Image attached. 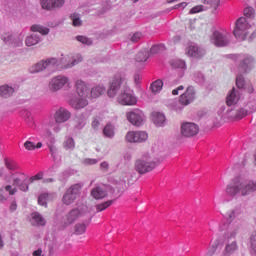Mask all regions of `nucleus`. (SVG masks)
<instances>
[{
  "instance_id": "6ab92c4d",
  "label": "nucleus",
  "mask_w": 256,
  "mask_h": 256,
  "mask_svg": "<svg viewBox=\"0 0 256 256\" xmlns=\"http://www.w3.org/2000/svg\"><path fill=\"white\" fill-rule=\"evenodd\" d=\"M186 54L188 57H194L195 59H201L205 55V49L197 44H191L186 48Z\"/></svg>"
},
{
  "instance_id": "2eb2a0df",
  "label": "nucleus",
  "mask_w": 256,
  "mask_h": 256,
  "mask_svg": "<svg viewBox=\"0 0 256 256\" xmlns=\"http://www.w3.org/2000/svg\"><path fill=\"white\" fill-rule=\"evenodd\" d=\"M230 37L231 35H229V33L214 31L210 41L213 45H216V47H225L226 45H229Z\"/></svg>"
},
{
  "instance_id": "bb28decb",
  "label": "nucleus",
  "mask_w": 256,
  "mask_h": 256,
  "mask_svg": "<svg viewBox=\"0 0 256 256\" xmlns=\"http://www.w3.org/2000/svg\"><path fill=\"white\" fill-rule=\"evenodd\" d=\"M16 88L5 84L0 86V97H4L5 99H8V97H11L13 95V93H15Z\"/></svg>"
},
{
  "instance_id": "338daca9",
  "label": "nucleus",
  "mask_w": 256,
  "mask_h": 256,
  "mask_svg": "<svg viewBox=\"0 0 256 256\" xmlns=\"http://www.w3.org/2000/svg\"><path fill=\"white\" fill-rule=\"evenodd\" d=\"M5 201H7V194L4 189H0V203H5Z\"/></svg>"
},
{
  "instance_id": "6e6552de",
  "label": "nucleus",
  "mask_w": 256,
  "mask_h": 256,
  "mask_svg": "<svg viewBox=\"0 0 256 256\" xmlns=\"http://www.w3.org/2000/svg\"><path fill=\"white\" fill-rule=\"evenodd\" d=\"M234 59L239 63L240 73H249L255 66V60L249 54H238L234 56Z\"/></svg>"
},
{
  "instance_id": "a19ab883",
  "label": "nucleus",
  "mask_w": 256,
  "mask_h": 256,
  "mask_svg": "<svg viewBox=\"0 0 256 256\" xmlns=\"http://www.w3.org/2000/svg\"><path fill=\"white\" fill-rule=\"evenodd\" d=\"M161 89H163V81L156 80L151 84V91L154 93L161 92Z\"/></svg>"
},
{
  "instance_id": "473e14b6",
  "label": "nucleus",
  "mask_w": 256,
  "mask_h": 256,
  "mask_svg": "<svg viewBox=\"0 0 256 256\" xmlns=\"http://www.w3.org/2000/svg\"><path fill=\"white\" fill-rule=\"evenodd\" d=\"M149 57H151V55L149 54V50L144 49L138 52V54L136 55V61L138 63H145V61H147Z\"/></svg>"
},
{
  "instance_id": "5fc2aeb1",
  "label": "nucleus",
  "mask_w": 256,
  "mask_h": 256,
  "mask_svg": "<svg viewBox=\"0 0 256 256\" xmlns=\"http://www.w3.org/2000/svg\"><path fill=\"white\" fill-rule=\"evenodd\" d=\"M49 198V194H41L38 197V203L42 205V207H47V199Z\"/></svg>"
},
{
  "instance_id": "680f3d73",
  "label": "nucleus",
  "mask_w": 256,
  "mask_h": 256,
  "mask_svg": "<svg viewBox=\"0 0 256 256\" xmlns=\"http://www.w3.org/2000/svg\"><path fill=\"white\" fill-rule=\"evenodd\" d=\"M237 119H243V117H247V110L241 108L236 110Z\"/></svg>"
},
{
  "instance_id": "4be33fe9",
  "label": "nucleus",
  "mask_w": 256,
  "mask_h": 256,
  "mask_svg": "<svg viewBox=\"0 0 256 256\" xmlns=\"http://www.w3.org/2000/svg\"><path fill=\"white\" fill-rule=\"evenodd\" d=\"M239 251V244L237 241L228 242L225 245L222 256H232Z\"/></svg>"
},
{
  "instance_id": "39448f33",
  "label": "nucleus",
  "mask_w": 256,
  "mask_h": 256,
  "mask_svg": "<svg viewBox=\"0 0 256 256\" xmlns=\"http://www.w3.org/2000/svg\"><path fill=\"white\" fill-rule=\"evenodd\" d=\"M250 31L251 24L249 23V20H247L245 17H240L235 23L233 34L238 41H245Z\"/></svg>"
},
{
  "instance_id": "4d7b16f0",
  "label": "nucleus",
  "mask_w": 256,
  "mask_h": 256,
  "mask_svg": "<svg viewBox=\"0 0 256 256\" xmlns=\"http://www.w3.org/2000/svg\"><path fill=\"white\" fill-rule=\"evenodd\" d=\"M201 11H205V7H203V5H198L193 7L189 13L190 15H195V13H201Z\"/></svg>"
},
{
  "instance_id": "c85d7f7f",
  "label": "nucleus",
  "mask_w": 256,
  "mask_h": 256,
  "mask_svg": "<svg viewBox=\"0 0 256 256\" xmlns=\"http://www.w3.org/2000/svg\"><path fill=\"white\" fill-rule=\"evenodd\" d=\"M41 41V36L37 34H31L28 36L25 40L27 47H33L35 45H38V43Z\"/></svg>"
},
{
  "instance_id": "f257e3e1",
  "label": "nucleus",
  "mask_w": 256,
  "mask_h": 256,
  "mask_svg": "<svg viewBox=\"0 0 256 256\" xmlns=\"http://www.w3.org/2000/svg\"><path fill=\"white\" fill-rule=\"evenodd\" d=\"M75 87L77 98H72L69 103L77 110L85 109L89 105V99H99L107 91L105 84H97L90 89L89 84L83 80H77Z\"/></svg>"
},
{
  "instance_id": "49530a36",
  "label": "nucleus",
  "mask_w": 256,
  "mask_h": 256,
  "mask_svg": "<svg viewBox=\"0 0 256 256\" xmlns=\"http://www.w3.org/2000/svg\"><path fill=\"white\" fill-rule=\"evenodd\" d=\"M246 85L247 83L245 82V78L242 75H238L236 77V86L238 87L237 89L241 91V89H245Z\"/></svg>"
},
{
  "instance_id": "a211bd4d",
  "label": "nucleus",
  "mask_w": 256,
  "mask_h": 256,
  "mask_svg": "<svg viewBox=\"0 0 256 256\" xmlns=\"http://www.w3.org/2000/svg\"><path fill=\"white\" fill-rule=\"evenodd\" d=\"M54 119H55L56 123H58L60 125H61V123H67V121H69V119H71V112L64 107H60L59 109H57L55 111Z\"/></svg>"
},
{
  "instance_id": "e433bc0d",
  "label": "nucleus",
  "mask_w": 256,
  "mask_h": 256,
  "mask_svg": "<svg viewBox=\"0 0 256 256\" xmlns=\"http://www.w3.org/2000/svg\"><path fill=\"white\" fill-rule=\"evenodd\" d=\"M103 133L109 139H113V137H115V127L111 124H107L103 129Z\"/></svg>"
},
{
  "instance_id": "5701e85b",
  "label": "nucleus",
  "mask_w": 256,
  "mask_h": 256,
  "mask_svg": "<svg viewBox=\"0 0 256 256\" xmlns=\"http://www.w3.org/2000/svg\"><path fill=\"white\" fill-rule=\"evenodd\" d=\"M107 186H98L92 189L91 196L94 199H105L107 197Z\"/></svg>"
},
{
  "instance_id": "79ce46f5",
  "label": "nucleus",
  "mask_w": 256,
  "mask_h": 256,
  "mask_svg": "<svg viewBox=\"0 0 256 256\" xmlns=\"http://www.w3.org/2000/svg\"><path fill=\"white\" fill-rule=\"evenodd\" d=\"M111 205H113V200H108L106 202L100 203L96 205V211L98 213H101V211H105V209L111 207Z\"/></svg>"
},
{
  "instance_id": "ddd939ff",
  "label": "nucleus",
  "mask_w": 256,
  "mask_h": 256,
  "mask_svg": "<svg viewBox=\"0 0 256 256\" xmlns=\"http://www.w3.org/2000/svg\"><path fill=\"white\" fill-rule=\"evenodd\" d=\"M182 137H195L199 134V125L194 122H182L180 125Z\"/></svg>"
},
{
  "instance_id": "8fccbe9b",
  "label": "nucleus",
  "mask_w": 256,
  "mask_h": 256,
  "mask_svg": "<svg viewBox=\"0 0 256 256\" xmlns=\"http://www.w3.org/2000/svg\"><path fill=\"white\" fill-rule=\"evenodd\" d=\"M141 39H143V34L141 32H136L130 35V41L132 43H138Z\"/></svg>"
},
{
  "instance_id": "c9c22d12",
  "label": "nucleus",
  "mask_w": 256,
  "mask_h": 256,
  "mask_svg": "<svg viewBox=\"0 0 256 256\" xmlns=\"http://www.w3.org/2000/svg\"><path fill=\"white\" fill-rule=\"evenodd\" d=\"M63 147L66 151H73L75 149V140L72 137H66Z\"/></svg>"
},
{
  "instance_id": "412c9836",
  "label": "nucleus",
  "mask_w": 256,
  "mask_h": 256,
  "mask_svg": "<svg viewBox=\"0 0 256 256\" xmlns=\"http://www.w3.org/2000/svg\"><path fill=\"white\" fill-rule=\"evenodd\" d=\"M42 9L51 11L52 9H59L62 5H65V0H40Z\"/></svg>"
},
{
  "instance_id": "f8f14e48",
  "label": "nucleus",
  "mask_w": 256,
  "mask_h": 256,
  "mask_svg": "<svg viewBox=\"0 0 256 256\" xmlns=\"http://www.w3.org/2000/svg\"><path fill=\"white\" fill-rule=\"evenodd\" d=\"M126 119L134 127H141L145 123V114L140 109H133L126 113Z\"/></svg>"
},
{
  "instance_id": "9d476101",
  "label": "nucleus",
  "mask_w": 256,
  "mask_h": 256,
  "mask_svg": "<svg viewBox=\"0 0 256 256\" xmlns=\"http://www.w3.org/2000/svg\"><path fill=\"white\" fill-rule=\"evenodd\" d=\"M149 139V133L143 130L128 131L125 135L126 143L141 144L145 143Z\"/></svg>"
},
{
  "instance_id": "c03bdc74",
  "label": "nucleus",
  "mask_w": 256,
  "mask_h": 256,
  "mask_svg": "<svg viewBox=\"0 0 256 256\" xmlns=\"http://www.w3.org/2000/svg\"><path fill=\"white\" fill-rule=\"evenodd\" d=\"M74 231L76 235H83V233L87 231V225L83 223H78L75 225Z\"/></svg>"
},
{
  "instance_id": "423d86ee",
  "label": "nucleus",
  "mask_w": 256,
  "mask_h": 256,
  "mask_svg": "<svg viewBox=\"0 0 256 256\" xmlns=\"http://www.w3.org/2000/svg\"><path fill=\"white\" fill-rule=\"evenodd\" d=\"M117 101L120 105L133 107L137 104L138 99L135 96V91L131 90L128 86H124L117 97Z\"/></svg>"
},
{
  "instance_id": "09e8293b",
  "label": "nucleus",
  "mask_w": 256,
  "mask_h": 256,
  "mask_svg": "<svg viewBox=\"0 0 256 256\" xmlns=\"http://www.w3.org/2000/svg\"><path fill=\"white\" fill-rule=\"evenodd\" d=\"M97 163H99V160L95 158H85L82 160V165H84L85 167H89L91 165H97Z\"/></svg>"
},
{
  "instance_id": "69168bd1",
  "label": "nucleus",
  "mask_w": 256,
  "mask_h": 256,
  "mask_svg": "<svg viewBox=\"0 0 256 256\" xmlns=\"http://www.w3.org/2000/svg\"><path fill=\"white\" fill-rule=\"evenodd\" d=\"M244 90L247 91V93H254L255 88H253V84L246 83Z\"/></svg>"
},
{
  "instance_id": "774afa93",
  "label": "nucleus",
  "mask_w": 256,
  "mask_h": 256,
  "mask_svg": "<svg viewBox=\"0 0 256 256\" xmlns=\"http://www.w3.org/2000/svg\"><path fill=\"white\" fill-rule=\"evenodd\" d=\"M101 171H109V162L104 161L100 163Z\"/></svg>"
},
{
  "instance_id": "a878e982",
  "label": "nucleus",
  "mask_w": 256,
  "mask_h": 256,
  "mask_svg": "<svg viewBox=\"0 0 256 256\" xmlns=\"http://www.w3.org/2000/svg\"><path fill=\"white\" fill-rule=\"evenodd\" d=\"M152 121L157 127H163L165 125V121L167 119L165 118V114L161 112H153L152 115Z\"/></svg>"
},
{
  "instance_id": "603ef678",
  "label": "nucleus",
  "mask_w": 256,
  "mask_h": 256,
  "mask_svg": "<svg viewBox=\"0 0 256 256\" xmlns=\"http://www.w3.org/2000/svg\"><path fill=\"white\" fill-rule=\"evenodd\" d=\"M72 23L74 27H81V18L79 17V14H72L71 16Z\"/></svg>"
},
{
  "instance_id": "bf43d9fd",
  "label": "nucleus",
  "mask_w": 256,
  "mask_h": 256,
  "mask_svg": "<svg viewBox=\"0 0 256 256\" xmlns=\"http://www.w3.org/2000/svg\"><path fill=\"white\" fill-rule=\"evenodd\" d=\"M43 179V172H39L38 174L29 178L30 183H35V181H41Z\"/></svg>"
},
{
  "instance_id": "13d9d810",
  "label": "nucleus",
  "mask_w": 256,
  "mask_h": 256,
  "mask_svg": "<svg viewBox=\"0 0 256 256\" xmlns=\"http://www.w3.org/2000/svg\"><path fill=\"white\" fill-rule=\"evenodd\" d=\"M24 148L26 149V151H35V143L27 140L24 143Z\"/></svg>"
},
{
  "instance_id": "20e7f679",
  "label": "nucleus",
  "mask_w": 256,
  "mask_h": 256,
  "mask_svg": "<svg viewBox=\"0 0 256 256\" xmlns=\"http://www.w3.org/2000/svg\"><path fill=\"white\" fill-rule=\"evenodd\" d=\"M71 87H73L71 79L66 75L54 76L48 82V90L50 93H58L61 89H65L67 91L71 89Z\"/></svg>"
},
{
  "instance_id": "cd10ccee",
  "label": "nucleus",
  "mask_w": 256,
  "mask_h": 256,
  "mask_svg": "<svg viewBox=\"0 0 256 256\" xmlns=\"http://www.w3.org/2000/svg\"><path fill=\"white\" fill-rule=\"evenodd\" d=\"M42 61L45 69H57V67L60 65V61L57 58H47L46 60Z\"/></svg>"
},
{
  "instance_id": "3c124183",
  "label": "nucleus",
  "mask_w": 256,
  "mask_h": 256,
  "mask_svg": "<svg viewBox=\"0 0 256 256\" xmlns=\"http://www.w3.org/2000/svg\"><path fill=\"white\" fill-rule=\"evenodd\" d=\"M244 15L248 17V19H253V17H255V9L253 7H246L244 9Z\"/></svg>"
},
{
  "instance_id": "f3484780",
  "label": "nucleus",
  "mask_w": 256,
  "mask_h": 256,
  "mask_svg": "<svg viewBox=\"0 0 256 256\" xmlns=\"http://www.w3.org/2000/svg\"><path fill=\"white\" fill-rule=\"evenodd\" d=\"M179 100L185 107H187V105H191V103L195 101V88L192 86L188 87L186 91L180 95Z\"/></svg>"
},
{
  "instance_id": "c756f323",
  "label": "nucleus",
  "mask_w": 256,
  "mask_h": 256,
  "mask_svg": "<svg viewBox=\"0 0 256 256\" xmlns=\"http://www.w3.org/2000/svg\"><path fill=\"white\" fill-rule=\"evenodd\" d=\"M30 31H32V33H40V35H49V28L41 24L32 25Z\"/></svg>"
},
{
  "instance_id": "72a5a7b5",
  "label": "nucleus",
  "mask_w": 256,
  "mask_h": 256,
  "mask_svg": "<svg viewBox=\"0 0 256 256\" xmlns=\"http://www.w3.org/2000/svg\"><path fill=\"white\" fill-rule=\"evenodd\" d=\"M220 242L219 240H214L210 243L208 251L205 256H213L215 255L217 249H219Z\"/></svg>"
},
{
  "instance_id": "2f4dec72",
  "label": "nucleus",
  "mask_w": 256,
  "mask_h": 256,
  "mask_svg": "<svg viewBox=\"0 0 256 256\" xmlns=\"http://www.w3.org/2000/svg\"><path fill=\"white\" fill-rule=\"evenodd\" d=\"M168 106L170 107L171 111H175V113H181V111H183V109H185V105L181 103V100L179 99V101H173L170 104H168Z\"/></svg>"
},
{
  "instance_id": "aec40b11",
  "label": "nucleus",
  "mask_w": 256,
  "mask_h": 256,
  "mask_svg": "<svg viewBox=\"0 0 256 256\" xmlns=\"http://www.w3.org/2000/svg\"><path fill=\"white\" fill-rule=\"evenodd\" d=\"M242 92L237 88H232L226 97V103L229 107L231 105H237L239 99H241Z\"/></svg>"
},
{
  "instance_id": "1a4fd4ad",
  "label": "nucleus",
  "mask_w": 256,
  "mask_h": 256,
  "mask_svg": "<svg viewBox=\"0 0 256 256\" xmlns=\"http://www.w3.org/2000/svg\"><path fill=\"white\" fill-rule=\"evenodd\" d=\"M85 213H87V207L85 206L70 210L62 219L63 226L69 227V225H73V223H75V221L78 219H81Z\"/></svg>"
},
{
  "instance_id": "b1692460",
  "label": "nucleus",
  "mask_w": 256,
  "mask_h": 256,
  "mask_svg": "<svg viewBox=\"0 0 256 256\" xmlns=\"http://www.w3.org/2000/svg\"><path fill=\"white\" fill-rule=\"evenodd\" d=\"M239 233V226L227 225L226 230L223 233L226 239H235Z\"/></svg>"
},
{
  "instance_id": "7ed1b4c3",
  "label": "nucleus",
  "mask_w": 256,
  "mask_h": 256,
  "mask_svg": "<svg viewBox=\"0 0 256 256\" xmlns=\"http://www.w3.org/2000/svg\"><path fill=\"white\" fill-rule=\"evenodd\" d=\"M157 153H161V148H159V145L154 144L150 150L144 153L141 158L136 160L135 171L140 173V175L151 173V171L161 163V159Z\"/></svg>"
},
{
  "instance_id": "de8ad7c7",
  "label": "nucleus",
  "mask_w": 256,
  "mask_h": 256,
  "mask_svg": "<svg viewBox=\"0 0 256 256\" xmlns=\"http://www.w3.org/2000/svg\"><path fill=\"white\" fill-rule=\"evenodd\" d=\"M239 213V209H232L226 213L225 217L227 221H233Z\"/></svg>"
},
{
  "instance_id": "a18cd8bd",
  "label": "nucleus",
  "mask_w": 256,
  "mask_h": 256,
  "mask_svg": "<svg viewBox=\"0 0 256 256\" xmlns=\"http://www.w3.org/2000/svg\"><path fill=\"white\" fill-rule=\"evenodd\" d=\"M164 50L165 46L163 44L154 45L151 47L149 55H157V53H161Z\"/></svg>"
},
{
  "instance_id": "4468645a",
  "label": "nucleus",
  "mask_w": 256,
  "mask_h": 256,
  "mask_svg": "<svg viewBox=\"0 0 256 256\" xmlns=\"http://www.w3.org/2000/svg\"><path fill=\"white\" fill-rule=\"evenodd\" d=\"M51 129L54 131V133H59L61 131V124L55 120V118H49L44 122V125L42 126V133L45 135V137H51L52 132Z\"/></svg>"
},
{
  "instance_id": "0eeeda50",
  "label": "nucleus",
  "mask_w": 256,
  "mask_h": 256,
  "mask_svg": "<svg viewBox=\"0 0 256 256\" xmlns=\"http://www.w3.org/2000/svg\"><path fill=\"white\" fill-rule=\"evenodd\" d=\"M81 189H83V183H76L70 186L62 197L64 205H73L75 200L79 199L81 195Z\"/></svg>"
},
{
  "instance_id": "9b49d317",
  "label": "nucleus",
  "mask_w": 256,
  "mask_h": 256,
  "mask_svg": "<svg viewBox=\"0 0 256 256\" xmlns=\"http://www.w3.org/2000/svg\"><path fill=\"white\" fill-rule=\"evenodd\" d=\"M125 77L121 75H116L112 78V80L109 83V87L107 90V96L110 99H113L114 97H117V94L119 93V89H121V85L125 83Z\"/></svg>"
},
{
  "instance_id": "e2e57ef3",
  "label": "nucleus",
  "mask_w": 256,
  "mask_h": 256,
  "mask_svg": "<svg viewBox=\"0 0 256 256\" xmlns=\"http://www.w3.org/2000/svg\"><path fill=\"white\" fill-rule=\"evenodd\" d=\"M5 191H7L9 193V195H15V193H17V187L12 186V185H7L5 187Z\"/></svg>"
},
{
  "instance_id": "f704fd0d",
  "label": "nucleus",
  "mask_w": 256,
  "mask_h": 256,
  "mask_svg": "<svg viewBox=\"0 0 256 256\" xmlns=\"http://www.w3.org/2000/svg\"><path fill=\"white\" fill-rule=\"evenodd\" d=\"M1 39L4 43L8 45H15V36L10 32H5L1 35Z\"/></svg>"
},
{
  "instance_id": "6e6d98bb",
  "label": "nucleus",
  "mask_w": 256,
  "mask_h": 256,
  "mask_svg": "<svg viewBox=\"0 0 256 256\" xmlns=\"http://www.w3.org/2000/svg\"><path fill=\"white\" fill-rule=\"evenodd\" d=\"M226 117L228 119H237V110L231 108L226 111Z\"/></svg>"
},
{
  "instance_id": "58836bf2",
  "label": "nucleus",
  "mask_w": 256,
  "mask_h": 256,
  "mask_svg": "<svg viewBox=\"0 0 256 256\" xmlns=\"http://www.w3.org/2000/svg\"><path fill=\"white\" fill-rule=\"evenodd\" d=\"M86 125H87V117H85L84 115L78 116L77 119H76L75 128L76 129H83Z\"/></svg>"
},
{
  "instance_id": "052dcab7",
  "label": "nucleus",
  "mask_w": 256,
  "mask_h": 256,
  "mask_svg": "<svg viewBox=\"0 0 256 256\" xmlns=\"http://www.w3.org/2000/svg\"><path fill=\"white\" fill-rule=\"evenodd\" d=\"M251 248L256 253V232H253L250 237Z\"/></svg>"
},
{
  "instance_id": "864d4df0",
  "label": "nucleus",
  "mask_w": 256,
  "mask_h": 256,
  "mask_svg": "<svg viewBox=\"0 0 256 256\" xmlns=\"http://www.w3.org/2000/svg\"><path fill=\"white\" fill-rule=\"evenodd\" d=\"M76 39H77V41H79V43H82L83 45H92L93 44V40H91L85 36H77Z\"/></svg>"
},
{
  "instance_id": "0e129e2a",
  "label": "nucleus",
  "mask_w": 256,
  "mask_h": 256,
  "mask_svg": "<svg viewBox=\"0 0 256 256\" xmlns=\"http://www.w3.org/2000/svg\"><path fill=\"white\" fill-rule=\"evenodd\" d=\"M5 166H6L7 169H9L10 171H15V169H17V165H15L14 162H11V161H8V160L5 161Z\"/></svg>"
},
{
  "instance_id": "ea45409f",
  "label": "nucleus",
  "mask_w": 256,
  "mask_h": 256,
  "mask_svg": "<svg viewBox=\"0 0 256 256\" xmlns=\"http://www.w3.org/2000/svg\"><path fill=\"white\" fill-rule=\"evenodd\" d=\"M170 65H171V67H173V69H185V61H183L181 59L171 60Z\"/></svg>"
},
{
  "instance_id": "4c0bfd02",
  "label": "nucleus",
  "mask_w": 256,
  "mask_h": 256,
  "mask_svg": "<svg viewBox=\"0 0 256 256\" xmlns=\"http://www.w3.org/2000/svg\"><path fill=\"white\" fill-rule=\"evenodd\" d=\"M58 61H60V65L64 69H71V67H68V65H70L72 61L71 55H64L60 59H58Z\"/></svg>"
},
{
  "instance_id": "f03ea898",
  "label": "nucleus",
  "mask_w": 256,
  "mask_h": 256,
  "mask_svg": "<svg viewBox=\"0 0 256 256\" xmlns=\"http://www.w3.org/2000/svg\"><path fill=\"white\" fill-rule=\"evenodd\" d=\"M256 192V181L247 178L241 174L235 177L230 184L226 187V195L228 197H247L251 193Z\"/></svg>"
},
{
  "instance_id": "7c9ffc66",
  "label": "nucleus",
  "mask_w": 256,
  "mask_h": 256,
  "mask_svg": "<svg viewBox=\"0 0 256 256\" xmlns=\"http://www.w3.org/2000/svg\"><path fill=\"white\" fill-rule=\"evenodd\" d=\"M45 63L42 61L32 65L29 67V73H31L32 75H35V73H41L43 71H45Z\"/></svg>"
},
{
  "instance_id": "37998d69",
  "label": "nucleus",
  "mask_w": 256,
  "mask_h": 256,
  "mask_svg": "<svg viewBox=\"0 0 256 256\" xmlns=\"http://www.w3.org/2000/svg\"><path fill=\"white\" fill-rule=\"evenodd\" d=\"M71 64H68L67 67H75V65H79L83 61V56L80 54L71 55Z\"/></svg>"
},
{
  "instance_id": "dca6fc26",
  "label": "nucleus",
  "mask_w": 256,
  "mask_h": 256,
  "mask_svg": "<svg viewBox=\"0 0 256 256\" xmlns=\"http://www.w3.org/2000/svg\"><path fill=\"white\" fill-rule=\"evenodd\" d=\"M29 177L25 173H17L13 175V185L18 187L20 191H29Z\"/></svg>"
},
{
  "instance_id": "393cba45",
  "label": "nucleus",
  "mask_w": 256,
  "mask_h": 256,
  "mask_svg": "<svg viewBox=\"0 0 256 256\" xmlns=\"http://www.w3.org/2000/svg\"><path fill=\"white\" fill-rule=\"evenodd\" d=\"M31 225L34 227H41L47 223L45 218L38 212H34L31 214V219H30Z\"/></svg>"
}]
</instances>
